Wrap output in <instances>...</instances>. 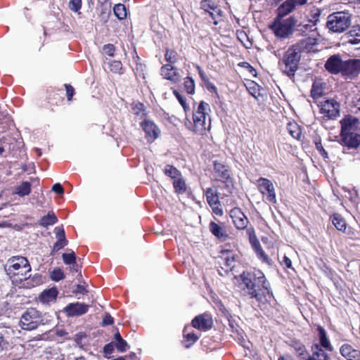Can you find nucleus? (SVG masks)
<instances>
[{
    "label": "nucleus",
    "instance_id": "72a5a7b5",
    "mask_svg": "<svg viewBox=\"0 0 360 360\" xmlns=\"http://www.w3.org/2000/svg\"><path fill=\"white\" fill-rule=\"evenodd\" d=\"M48 101L51 105H58L63 102L64 98L58 92L50 91L49 92Z\"/></svg>",
    "mask_w": 360,
    "mask_h": 360
},
{
    "label": "nucleus",
    "instance_id": "2f4dec72",
    "mask_svg": "<svg viewBox=\"0 0 360 360\" xmlns=\"http://www.w3.org/2000/svg\"><path fill=\"white\" fill-rule=\"evenodd\" d=\"M31 184L29 181H22L15 189V193L20 197L30 195L31 193Z\"/></svg>",
    "mask_w": 360,
    "mask_h": 360
},
{
    "label": "nucleus",
    "instance_id": "ea45409f",
    "mask_svg": "<svg viewBox=\"0 0 360 360\" xmlns=\"http://www.w3.org/2000/svg\"><path fill=\"white\" fill-rule=\"evenodd\" d=\"M184 345L186 348H189L199 338V337L193 333H188V334L184 335Z\"/></svg>",
    "mask_w": 360,
    "mask_h": 360
},
{
    "label": "nucleus",
    "instance_id": "2eb2a0df",
    "mask_svg": "<svg viewBox=\"0 0 360 360\" xmlns=\"http://www.w3.org/2000/svg\"><path fill=\"white\" fill-rule=\"evenodd\" d=\"M340 143L349 149H356L360 145V134L358 133L340 134Z\"/></svg>",
    "mask_w": 360,
    "mask_h": 360
},
{
    "label": "nucleus",
    "instance_id": "dca6fc26",
    "mask_svg": "<svg viewBox=\"0 0 360 360\" xmlns=\"http://www.w3.org/2000/svg\"><path fill=\"white\" fill-rule=\"evenodd\" d=\"M344 61L339 55L331 56L326 62V69L333 74L342 72Z\"/></svg>",
    "mask_w": 360,
    "mask_h": 360
},
{
    "label": "nucleus",
    "instance_id": "b1692460",
    "mask_svg": "<svg viewBox=\"0 0 360 360\" xmlns=\"http://www.w3.org/2000/svg\"><path fill=\"white\" fill-rule=\"evenodd\" d=\"M341 354L347 360H360V352L348 344L343 345L340 349Z\"/></svg>",
    "mask_w": 360,
    "mask_h": 360
},
{
    "label": "nucleus",
    "instance_id": "20e7f679",
    "mask_svg": "<svg viewBox=\"0 0 360 360\" xmlns=\"http://www.w3.org/2000/svg\"><path fill=\"white\" fill-rule=\"evenodd\" d=\"M300 54L292 45L285 51L281 65L283 72L287 75L290 77L294 76L295 71L298 68L301 58Z\"/></svg>",
    "mask_w": 360,
    "mask_h": 360
},
{
    "label": "nucleus",
    "instance_id": "9d476101",
    "mask_svg": "<svg viewBox=\"0 0 360 360\" xmlns=\"http://www.w3.org/2000/svg\"><path fill=\"white\" fill-rule=\"evenodd\" d=\"M341 73L349 78L356 77L360 73V60L351 59L344 61Z\"/></svg>",
    "mask_w": 360,
    "mask_h": 360
},
{
    "label": "nucleus",
    "instance_id": "a19ab883",
    "mask_svg": "<svg viewBox=\"0 0 360 360\" xmlns=\"http://www.w3.org/2000/svg\"><path fill=\"white\" fill-rule=\"evenodd\" d=\"M316 23H300L297 27V30L300 32L302 34H304L309 32H313L316 28L315 27Z\"/></svg>",
    "mask_w": 360,
    "mask_h": 360
},
{
    "label": "nucleus",
    "instance_id": "e2e57ef3",
    "mask_svg": "<svg viewBox=\"0 0 360 360\" xmlns=\"http://www.w3.org/2000/svg\"><path fill=\"white\" fill-rule=\"evenodd\" d=\"M52 191L55 192L57 194H63L64 193V189L62 185L59 183L55 184L52 186Z\"/></svg>",
    "mask_w": 360,
    "mask_h": 360
},
{
    "label": "nucleus",
    "instance_id": "a18cd8bd",
    "mask_svg": "<svg viewBox=\"0 0 360 360\" xmlns=\"http://www.w3.org/2000/svg\"><path fill=\"white\" fill-rule=\"evenodd\" d=\"M222 13L223 12L221 11V9L218 6L217 7H215L213 11H211L209 13L210 17L214 20V25L218 24V20H219L220 18H221Z\"/></svg>",
    "mask_w": 360,
    "mask_h": 360
},
{
    "label": "nucleus",
    "instance_id": "4be33fe9",
    "mask_svg": "<svg viewBox=\"0 0 360 360\" xmlns=\"http://www.w3.org/2000/svg\"><path fill=\"white\" fill-rule=\"evenodd\" d=\"M316 44V39L315 37H307L300 40L292 46L297 49L300 53L302 51H309Z\"/></svg>",
    "mask_w": 360,
    "mask_h": 360
},
{
    "label": "nucleus",
    "instance_id": "3c124183",
    "mask_svg": "<svg viewBox=\"0 0 360 360\" xmlns=\"http://www.w3.org/2000/svg\"><path fill=\"white\" fill-rule=\"evenodd\" d=\"M110 70L114 73H120L122 69V63L120 60H112L110 63Z\"/></svg>",
    "mask_w": 360,
    "mask_h": 360
},
{
    "label": "nucleus",
    "instance_id": "09e8293b",
    "mask_svg": "<svg viewBox=\"0 0 360 360\" xmlns=\"http://www.w3.org/2000/svg\"><path fill=\"white\" fill-rule=\"evenodd\" d=\"M165 60L169 62L171 65L174 64L177 60V53L173 50L167 49L165 55Z\"/></svg>",
    "mask_w": 360,
    "mask_h": 360
},
{
    "label": "nucleus",
    "instance_id": "f704fd0d",
    "mask_svg": "<svg viewBox=\"0 0 360 360\" xmlns=\"http://www.w3.org/2000/svg\"><path fill=\"white\" fill-rule=\"evenodd\" d=\"M313 354L310 359H314V360H328V356L326 352L320 348L318 345L312 346Z\"/></svg>",
    "mask_w": 360,
    "mask_h": 360
},
{
    "label": "nucleus",
    "instance_id": "338daca9",
    "mask_svg": "<svg viewBox=\"0 0 360 360\" xmlns=\"http://www.w3.org/2000/svg\"><path fill=\"white\" fill-rule=\"evenodd\" d=\"M87 290L86 289V288L84 286V285H82L80 284H78L76 286V289L75 290V293H79V294H86L87 293Z\"/></svg>",
    "mask_w": 360,
    "mask_h": 360
},
{
    "label": "nucleus",
    "instance_id": "864d4df0",
    "mask_svg": "<svg viewBox=\"0 0 360 360\" xmlns=\"http://www.w3.org/2000/svg\"><path fill=\"white\" fill-rule=\"evenodd\" d=\"M103 51L109 56H114L115 52V46L112 44H107L103 46Z\"/></svg>",
    "mask_w": 360,
    "mask_h": 360
},
{
    "label": "nucleus",
    "instance_id": "a878e982",
    "mask_svg": "<svg viewBox=\"0 0 360 360\" xmlns=\"http://www.w3.org/2000/svg\"><path fill=\"white\" fill-rule=\"evenodd\" d=\"M209 229L214 236L222 241H225L229 238V236L224 228L214 221L210 222Z\"/></svg>",
    "mask_w": 360,
    "mask_h": 360
},
{
    "label": "nucleus",
    "instance_id": "ddd939ff",
    "mask_svg": "<svg viewBox=\"0 0 360 360\" xmlns=\"http://www.w3.org/2000/svg\"><path fill=\"white\" fill-rule=\"evenodd\" d=\"M89 307V306L84 303L75 302L68 304L64 311L69 317L79 316L86 314Z\"/></svg>",
    "mask_w": 360,
    "mask_h": 360
},
{
    "label": "nucleus",
    "instance_id": "6e6d98bb",
    "mask_svg": "<svg viewBox=\"0 0 360 360\" xmlns=\"http://www.w3.org/2000/svg\"><path fill=\"white\" fill-rule=\"evenodd\" d=\"M65 88L66 91V96L69 101H72L73 96L75 95V89L73 86L69 84H65Z\"/></svg>",
    "mask_w": 360,
    "mask_h": 360
},
{
    "label": "nucleus",
    "instance_id": "aec40b11",
    "mask_svg": "<svg viewBox=\"0 0 360 360\" xmlns=\"http://www.w3.org/2000/svg\"><path fill=\"white\" fill-rule=\"evenodd\" d=\"M162 76L168 80L174 83L180 79V76L176 70L171 64L163 65L161 68Z\"/></svg>",
    "mask_w": 360,
    "mask_h": 360
},
{
    "label": "nucleus",
    "instance_id": "c03bdc74",
    "mask_svg": "<svg viewBox=\"0 0 360 360\" xmlns=\"http://www.w3.org/2000/svg\"><path fill=\"white\" fill-rule=\"evenodd\" d=\"M82 6V0H70L68 2V7L70 10L75 13H79Z\"/></svg>",
    "mask_w": 360,
    "mask_h": 360
},
{
    "label": "nucleus",
    "instance_id": "f257e3e1",
    "mask_svg": "<svg viewBox=\"0 0 360 360\" xmlns=\"http://www.w3.org/2000/svg\"><path fill=\"white\" fill-rule=\"evenodd\" d=\"M6 270L13 282L18 284L30 279L31 276V266L25 257L16 256L8 259Z\"/></svg>",
    "mask_w": 360,
    "mask_h": 360
},
{
    "label": "nucleus",
    "instance_id": "13d9d810",
    "mask_svg": "<svg viewBox=\"0 0 360 360\" xmlns=\"http://www.w3.org/2000/svg\"><path fill=\"white\" fill-rule=\"evenodd\" d=\"M289 131L293 138L297 139H300L301 136V132L295 125H290Z\"/></svg>",
    "mask_w": 360,
    "mask_h": 360
},
{
    "label": "nucleus",
    "instance_id": "cd10ccee",
    "mask_svg": "<svg viewBox=\"0 0 360 360\" xmlns=\"http://www.w3.org/2000/svg\"><path fill=\"white\" fill-rule=\"evenodd\" d=\"M133 114L136 118L144 119L146 116V108L143 103L139 101H133L131 104Z\"/></svg>",
    "mask_w": 360,
    "mask_h": 360
},
{
    "label": "nucleus",
    "instance_id": "a211bd4d",
    "mask_svg": "<svg viewBox=\"0 0 360 360\" xmlns=\"http://www.w3.org/2000/svg\"><path fill=\"white\" fill-rule=\"evenodd\" d=\"M58 290L56 287H53L43 290L38 297V300L43 304H49L56 301Z\"/></svg>",
    "mask_w": 360,
    "mask_h": 360
},
{
    "label": "nucleus",
    "instance_id": "473e14b6",
    "mask_svg": "<svg viewBox=\"0 0 360 360\" xmlns=\"http://www.w3.org/2000/svg\"><path fill=\"white\" fill-rule=\"evenodd\" d=\"M113 13L116 18L120 20H124L127 17V8L122 4H115L113 6Z\"/></svg>",
    "mask_w": 360,
    "mask_h": 360
},
{
    "label": "nucleus",
    "instance_id": "7c9ffc66",
    "mask_svg": "<svg viewBox=\"0 0 360 360\" xmlns=\"http://www.w3.org/2000/svg\"><path fill=\"white\" fill-rule=\"evenodd\" d=\"M317 330L319 332V341H320L321 345L326 349L332 351L333 347L330 345L329 340L328 339V338L326 336V332L325 329L323 328H322L321 326H319L317 328Z\"/></svg>",
    "mask_w": 360,
    "mask_h": 360
},
{
    "label": "nucleus",
    "instance_id": "393cba45",
    "mask_svg": "<svg viewBox=\"0 0 360 360\" xmlns=\"http://www.w3.org/2000/svg\"><path fill=\"white\" fill-rule=\"evenodd\" d=\"M347 43L360 49V25L353 27L347 34Z\"/></svg>",
    "mask_w": 360,
    "mask_h": 360
},
{
    "label": "nucleus",
    "instance_id": "4d7b16f0",
    "mask_svg": "<svg viewBox=\"0 0 360 360\" xmlns=\"http://www.w3.org/2000/svg\"><path fill=\"white\" fill-rule=\"evenodd\" d=\"M113 323H114V319L110 316V314L106 313L103 318L102 326H110V325H112Z\"/></svg>",
    "mask_w": 360,
    "mask_h": 360
},
{
    "label": "nucleus",
    "instance_id": "f03ea898",
    "mask_svg": "<svg viewBox=\"0 0 360 360\" xmlns=\"http://www.w3.org/2000/svg\"><path fill=\"white\" fill-rule=\"evenodd\" d=\"M240 278L248 290V295L252 298H255L258 301L261 300L258 292L261 288L267 290V292L269 293L270 284L262 271L255 269L252 272H243L240 275Z\"/></svg>",
    "mask_w": 360,
    "mask_h": 360
},
{
    "label": "nucleus",
    "instance_id": "37998d69",
    "mask_svg": "<svg viewBox=\"0 0 360 360\" xmlns=\"http://www.w3.org/2000/svg\"><path fill=\"white\" fill-rule=\"evenodd\" d=\"M217 6V5L211 0H202L200 2V8L208 13Z\"/></svg>",
    "mask_w": 360,
    "mask_h": 360
},
{
    "label": "nucleus",
    "instance_id": "423d86ee",
    "mask_svg": "<svg viewBox=\"0 0 360 360\" xmlns=\"http://www.w3.org/2000/svg\"><path fill=\"white\" fill-rule=\"evenodd\" d=\"M297 24V19L293 16H290L281 21L275 22L271 26V29L277 37L287 39L293 34L294 29Z\"/></svg>",
    "mask_w": 360,
    "mask_h": 360
},
{
    "label": "nucleus",
    "instance_id": "bb28decb",
    "mask_svg": "<svg viewBox=\"0 0 360 360\" xmlns=\"http://www.w3.org/2000/svg\"><path fill=\"white\" fill-rule=\"evenodd\" d=\"M295 0H286L278 8V15L283 17L291 13L296 7Z\"/></svg>",
    "mask_w": 360,
    "mask_h": 360
},
{
    "label": "nucleus",
    "instance_id": "1a4fd4ad",
    "mask_svg": "<svg viewBox=\"0 0 360 360\" xmlns=\"http://www.w3.org/2000/svg\"><path fill=\"white\" fill-rule=\"evenodd\" d=\"M258 189L266 199L272 203L276 202V196L273 183L268 179L261 177L258 179Z\"/></svg>",
    "mask_w": 360,
    "mask_h": 360
},
{
    "label": "nucleus",
    "instance_id": "79ce46f5",
    "mask_svg": "<svg viewBox=\"0 0 360 360\" xmlns=\"http://www.w3.org/2000/svg\"><path fill=\"white\" fill-rule=\"evenodd\" d=\"M323 94V88L320 84L314 83L311 89V96L314 99L319 98Z\"/></svg>",
    "mask_w": 360,
    "mask_h": 360
},
{
    "label": "nucleus",
    "instance_id": "774afa93",
    "mask_svg": "<svg viewBox=\"0 0 360 360\" xmlns=\"http://www.w3.org/2000/svg\"><path fill=\"white\" fill-rule=\"evenodd\" d=\"M70 265V271L72 273H77L79 271V264L77 261Z\"/></svg>",
    "mask_w": 360,
    "mask_h": 360
},
{
    "label": "nucleus",
    "instance_id": "f3484780",
    "mask_svg": "<svg viewBox=\"0 0 360 360\" xmlns=\"http://www.w3.org/2000/svg\"><path fill=\"white\" fill-rule=\"evenodd\" d=\"M212 324V319L207 314L198 315L192 321L193 327L202 330H207L210 329Z\"/></svg>",
    "mask_w": 360,
    "mask_h": 360
},
{
    "label": "nucleus",
    "instance_id": "4c0bfd02",
    "mask_svg": "<svg viewBox=\"0 0 360 360\" xmlns=\"http://www.w3.org/2000/svg\"><path fill=\"white\" fill-rule=\"evenodd\" d=\"M247 233L249 236V240L253 249L256 250L257 248H259L261 245L257 238L254 229L252 228L248 229Z\"/></svg>",
    "mask_w": 360,
    "mask_h": 360
},
{
    "label": "nucleus",
    "instance_id": "69168bd1",
    "mask_svg": "<svg viewBox=\"0 0 360 360\" xmlns=\"http://www.w3.org/2000/svg\"><path fill=\"white\" fill-rule=\"evenodd\" d=\"M281 264L287 268H291L292 267V262L291 259L288 257L287 256H284L283 257V260L281 262Z\"/></svg>",
    "mask_w": 360,
    "mask_h": 360
},
{
    "label": "nucleus",
    "instance_id": "412c9836",
    "mask_svg": "<svg viewBox=\"0 0 360 360\" xmlns=\"http://www.w3.org/2000/svg\"><path fill=\"white\" fill-rule=\"evenodd\" d=\"M141 127L146 133V138L148 142L153 141L158 137V132L155 124L148 120H144Z\"/></svg>",
    "mask_w": 360,
    "mask_h": 360
},
{
    "label": "nucleus",
    "instance_id": "0eeeda50",
    "mask_svg": "<svg viewBox=\"0 0 360 360\" xmlns=\"http://www.w3.org/2000/svg\"><path fill=\"white\" fill-rule=\"evenodd\" d=\"M210 105L208 103L201 101L198 107L197 110L193 112V124L191 129L196 134H203L206 131L205 119L206 115L210 111Z\"/></svg>",
    "mask_w": 360,
    "mask_h": 360
},
{
    "label": "nucleus",
    "instance_id": "c756f323",
    "mask_svg": "<svg viewBox=\"0 0 360 360\" xmlns=\"http://www.w3.org/2000/svg\"><path fill=\"white\" fill-rule=\"evenodd\" d=\"M58 221V218L53 212H49L46 215L43 216L39 221V224L43 227H47L51 225H53Z\"/></svg>",
    "mask_w": 360,
    "mask_h": 360
},
{
    "label": "nucleus",
    "instance_id": "9b49d317",
    "mask_svg": "<svg viewBox=\"0 0 360 360\" xmlns=\"http://www.w3.org/2000/svg\"><path fill=\"white\" fill-rule=\"evenodd\" d=\"M205 195L207 201L212 207L213 212L217 215L221 216L223 214V210L220 207V202L217 191L214 188H209L206 190Z\"/></svg>",
    "mask_w": 360,
    "mask_h": 360
},
{
    "label": "nucleus",
    "instance_id": "58836bf2",
    "mask_svg": "<svg viewBox=\"0 0 360 360\" xmlns=\"http://www.w3.org/2000/svg\"><path fill=\"white\" fill-rule=\"evenodd\" d=\"M51 279L53 281L58 282L65 278V276L63 271L58 267L54 268L51 272Z\"/></svg>",
    "mask_w": 360,
    "mask_h": 360
},
{
    "label": "nucleus",
    "instance_id": "5701e85b",
    "mask_svg": "<svg viewBox=\"0 0 360 360\" xmlns=\"http://www.w3.org/2000/svg\"><path fill=\"white\" fill-rule=\"evenodd\" d=\"M214 172L217 180L225 182L230 176L229 172L226 167L217 162H214Z\"/></svg>",
    "mask_w": 360,
    "mask_h": 360
},
{
    "label": "nucleus",
    "instance_id": "bf43d9fd",
    "mask_svg": "<svg viewBox=\"0 0 360 360\" xmlns=\"http://www.w3.org/2000/svg\"><path fill=\"white\" fill-rule=\"evenodd\" d=\"M145 169H146L147 174L149 176H151V178H152V179L153 181H156V179H155V169H154V167L151 165L147 163L146 165Z\"/></svg>",
    "mask_w": 360,
    "mask_h": 360
},
{
    "label": "nucleus",
    "instance_id": "0e129e2a",
    "mask_svg": "<svg viewBox=\"0 0 360 360\" xmlns=\"http://www.w3.org/2000/svg\"><path fill=\"white\" fill-rule=\"evenodd\" d=\"M297 353L299 356H302L303 359H307V352L305 348L302 345H298V350Z\"/></svg>",
    "mask_w": 360,
    "mask_h": 360
},
{
    "label": "nucleus",
    "instance_id": "f8f14e48",
    "mask_svg": "<svg viewBox=\"0 0 360 360\" xmlns=\"http://www.w3.org/2000/svg\"><path fill=\"white\" fill-rule=\"evenodd\" d=\"M230 216L236 229L242 230L247 227L249 220L240 208L232 209L230 211Z\"/></svg>",
    "mask_w": 360,
    "mask_h": 360
},
{
    "label": "nucleus",
    "instance_id": "5fc2aeb1",
    "mask_svg": "<svg viewBox=\"0 0 360 360\" xmlns=\"http://www.w3.org/2000/svg\"><path fill=\"white\" fill-rule=\"evenodd\" d=\"M174 95L176 96L177 100L179 101V102L180 103V104L182 105L184 110H185V112H186L187 110H188L189 109V106L187 105L186 102V100L185 98L183 97V96H181L178 91H176V90H174Z\"/></svg>",
    "mask_w": 360,
    "mask_h": 360
},
{
    "label": "nucleus",
    "instance_id": "6ab92c4d",
    "mask_svg": "<svg viewBox=\"0 0 360 360\" xmlns=\"http://www.w3.org/2000/svg\"><path fill=\"white\" fill-rule=\"evenodd\" d=\"M359 120L357 118L352 116H348L340 121L341 124V133L340 134H349L356 133Z\"/></svg>",
    "mask_w": 360,
    "mask_h": 360
},
{
    "label": "nucleus",
    "instance_id": "7ed1b4c3",
    "mask_svg": "<svg viewBox=\"0 0 360 360\" xmlns=\"http://www.w3.org/2000/svg\"><path fill=\"white\" fill-rule=\"evenodd\" d=\"M351 15L347 12H335L327 18V28L335 33H342L351 25Z\"/></svg>",
    "mask_w": 360,
    "mask_h": 360
},
{
    "label": "nucleus",
    "instance_id": "6e6552de",
    "mask_svg": "<svg viewBox=\"0 0 360 360\" xmlns=\"http://www.w3.org/2000/svg\"><path fill=\"white\" fill-rule=\"evenodd\" d=\"M319 112L327 120H335L340 116V103L333 98L324 100L319 104Z\"/></svg>",
    "mask_w": 360,
    "mask_h": 360
},
{
    "label": "nucleus",
    "instance_id": "052dcab7",
    "mask_svg": "<svg viewBox=\"0 0 360 360\" xmlns=\"http://www.w3.org/2000/svg\"><path fill=\"white\" fill-rule=\"evenodd\" d=\"M255 251L256 252L257 256L261 259H262L264 262H267L268 260H269V257L268 256L265 254L264 251L262 250V247L260 246L259 248H257L256 250H255Z\"/></svg>",
    "mask_w": 360,
    "mask_h": 360
},
{
    "label": "nucleus",
    "instance_id": "c85d7f7f",
    "mask_svg": "<svg viewBox=\"0 0 360 360\" xmlns=\"http://www.w3.org/2000/svg\"><path fill=\"white\" fill-rule=\"evenodd\" d=\"M173 186L177 194H184L186 192L187 185L182 174L173 181Z\"/></svg>",
    "mask_w": 360,
    "mask_h": 360
},
{
    "label": "nucleus",
    "instance_id": "49530a36",
    "mask_svg": "<svg viewBox=\"0 0 360 360\" xmlns=\"http://www.w3.org/2000/svg\"><path fill=\"white\" fill-rule=\"evenodd\" d=\"M222 258L225 260V264L227 266H231L235 261L234 255L228 250L222 253Z\"/></svg>",
    "mask_w": 360,
    "mask_h": 360
},
{
    "label": "nucleus",
    "instance_id": "4468645a",
    "mask_svg": "<svg viewBox=\"0 0 360 360\" xmlns=\"http://www.w3.org/2000/svg\"><path fill=\"white\" fill-rule=\"evenodd\" d=\"M57 241L53 244L50 255L54 256L56 252L63 249L68 245V240L65 237V233L62 227L57 226L54 229Z\"/></svg>",
    "mask_w": 360,
    "mask_h": 360
},
{
    "label": "nucleus",
    "instance_id": "de8ad7c7",
    "mask_svg": "<svg viewBox=\"0 0 360 360\" xmlns=\"http://www.w3.org/2000/svg\"><path fill=\"white\" fill-rule=\"evenodd\" d=\"M184 87L186 91L189 94H193L195 92L194 80L191 77H186L184 82Z\"/></svg>",
    "mask_w": 360,
    "mask_h": 360
},
{
    "label": "nucleus",
    "instance_id": "680f3d73",
    "mask_svg": "<svg viewBox=\"0 0 360 360\" xmlns=\"http://www.w3.org/2000/svg\"><path fill=\"white\" fill-rule=\"evenodd\" d=\"M115 347L113 342L106 344L103 347V352L105 354H111L114 352Z\"/></svg>",
    "mask_w": 360,
    "mask_h": 360
},
{
    "label": "nucleus",
    "instance_id": "8fccbe9b",
    "mask_svg": "<svg viewBox=\"0 0 360 360\" xmlns=\"http://www.w3.org/2000/svg\"><path fill=\"white\" fill-rule=\"evenodd\" d=\"M63 262L65 264H71L76 262V255L73 251L70 253H63L62 255Z\"/></svg>",
    "mask_w": 360,
    "mask_h": 360
},
{
    "label": "nucleus",
    "instance_id": "c9c22d12",
    "mask_svg": "<svg viewBox=\"0 0 360 360\" xmlns=\"http://www.w3.org/2000/svg\"><path fill=\"white\" fill-rule=\"evenodd\" d=\"M164 174L173 179V181L181 175V173L179 170H178L176 167H174L173 165H167L165 168L163 169Z\"/></svg>",
    "mask_w": 360,
    "mask_h": 360
},
{
    "label": "nucleus",
    "instance_id": "e433bc0d",
    "mask_svg": "<svg viewBox=\"0 0 360 360\" xmlns=\"http://www.w3.org/2000/svg\"><path fill=\"white\" fill-rule=\"evenodd\" d=\"M332 222L335 228L341 231H345L346 229L345 221L338 214H333Z\"/></svg>",
    "mask_w": 360,
    "mask_h": 360
},
{
    "label": "nucleus",
    "instance_id": "603ef678",
    "mask_svg": "<svg viewBox=\"0 0 360 360\" xmlns=\"http://www.w3.org/2000/svg\"><path fill=\"white\" fill-rule=\"evenodd\" d=\"M114 344H115L116 349L120 352H124L129 348V345H128L127 342L124 339H122L121 340L116 342Z\"/></svg>",
    "mask_w": 360,
    "mask_h": 360
},
{
    "label": "nucleus",
    "instance_id": "39448f33",
    "mask_svg": "<svg viewBox=\"0 0 360 360\" xmlns=\"http://www.w3.org/2000/svg\"><path fill=\"white\" fill-rule=\"evenodd\" d=\"M41 313L35 308L30 307L22 314L20 319V326L22 330H32L43 325Z\"/></svg>",
    "mask_w": 360,
    "mask_h": 360
}]
</instances>
